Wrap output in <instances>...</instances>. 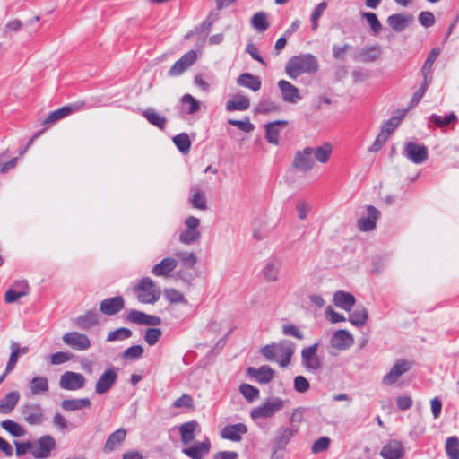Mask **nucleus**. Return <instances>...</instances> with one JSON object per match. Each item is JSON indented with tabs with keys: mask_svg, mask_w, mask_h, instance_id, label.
I'll use <instances>...</instances> for the list:
<instances>
[{
	"mask_svg": "<svg viewBox=\"0 0 459 459\" xmlns=\"http://www.w3.org/2000/svg\"><path fill=\"white\" fill-rule=\"evenodd\" d=\"M333 147L329 143L316 147H305L300 151H297L293 156L291 166L293 169L301 172L311 171L316 161L326 163L332 154Z\"/></svg>",
	"mask_w": 459,
	"mask_h": 459,
	"instance_id": "f257e3e1",
	"label": "nucleus"
},
{
	"mask_svg": "<svg viewBox=\"0 0 459 459\" xmlns=\"http://www.w3.org/2000/svg\"><path fill=\"white\" fill-rule=\"evenodd\" d=\"M134 291L137 293L138 301L143 304H154L161 295L160 288L149 277L142 278L134 287Z\"/></svg>",
	"mask_w": 459,
	"mask_h": 459,
	"instance_id": "f03ea898",
	"label": "nucleus"
},
{
	"mask_svg": "<svg viewBox=\"0 0 459 459\" xmlns=\"http://www.w3.org/2000/svg\"><path fill=\"white\" fill-rule=\"evenodd\" d=\"M318 67L317 60L313 55L296 56L289 59V76L296 77L302 73H315Z\"/></svg>",
	"mask_w": 459,
	"mask_h": 459,
	"instance_id": "7ed1b4c3",
	"label": "nucleus"
},
{
	"mask_svg": "<svg viewBox=\"0 0 459 459\" xmlns=\"http://www.w3.org/2000/svg\"><path fill=\"white\" fill-rule=\"evenodd\" d=\"M284 407V402L278 398L267 400L264 403L253 408L250 411V417L257 421L261 419L273 417L276 412Z\"/></svg>",
	"mask_w": 459,
	"mask_h": 459,
	"instance_id": "20e7f679",
	"label": "nucleus"
},
{
	"mask_svg": "<svg viewBox=\"0 0 459 459\" xmlns=\"http://www.w3.org/2000/svg\"><path fill=\"white\" fill-rule=\"evenodd\" d=\"M56 440L50 435H44L37 441L31 442V455L35 459H47L56 447Z\"/></svg>",
	"mask_w": 459,
	"mask_h": 459,
	"instance_id": "39448f33",
	"label": "nucleus"
},
{
	"mask_svg": "<svg viewBox=\"0 0 459 459\" xmlns=\"http://www.w3.org/2000/svg\"><path fill=\"white\" fill-rule=\"evenodd\" d=\"M85 102L82 100L75 101L74 103L64 106L57 110H55L48 114V116L42 122V125L48 126L51 124L56 123V121L79 111L82 107H84Z\"/></svg>",
	"mask_w": 459,
	"mask_h": 459,
	"instance_id": "423d86ee",
	"label": "nucleus"
},
{
	"mask_svg": "<svg viewBox=\"0 0 459 459\" xmlns=\"http://www.w3.org/2000/svg\"><path fill=\"white\" fill-rule=\"evenodd\" d=\"M403 155L415 164H421L428 159V148L413 142L405 143Z\"/></svg>",
	"mask_w": 459,
	"mask_h": 459,
	"instance_id": "0eeeda50",
	"label": "nucleus"
},
{
	"mask_svg": "<svg viewBox=\"0 0 459 459\" xmlns=\"http://www.w3.org/2000/svg\"><path fill=\"white\" fill-rule=\"evenodd\" d=\"M85 377L81 373L66 371L60 377L59 386L64 390L75 391L83 387Z\"/></svg>",
	"mask_w": 459,
	"mask_h": 459,
	"instance_id": "6e6552de",
	"label": "nucleus"
},
{
	"mask_svg": "<svg viewBox=\"0 0 459 459\" xmlns=\"http://www.w3.org/2000/svg\"><path fill=\"white\" fill-rule=\"evenodd\" d=\"M287 428H281L272 441L271 459H283L286 454Z\"/></svg>",
	"mask_w": 459,
	"mask_h": 459,
	"instance_id": "1a4fd4ad",
	"label": "nucleus"
},
{
	"mask_svg": "<svg viewBox=\"0 0 459 459\" xmlns=\"http://www.w3.org/2000/svg\"><path fill=\"white\" fill-rule=\"evenodd\" d=\"M21 412L23 420L30 425H39L44 420L43 410L39 404H24L21 409Z\"/></svg>",
	"mask_w": 459,
	"mask_h": 459,
	"instance_id": "9d476101",
	"label": "nucleus"
},
{
	"mask_svg": "<svg viewBox=\"0 0 459 459\" xmlns=\"http://www.w3.org/2000/svg\"><path fill=\"white\" fill-rule=\"evenodd\" d=\"M412 363L406 359H398L390 371L384 376L383 383L386 385L394 384L398 378L411 369Z\"/></svg>",
	"mask_w": 459,
	"mask_h": 459,
	"instance_id": "9b49d317",
	"label": "nucleus"
},
{
	"mask_svg": "<svg viewBox=\"0 0 459 459\" xmlns=\"http://www.w3.org/2000/svg\"><path fill=\"white\" fill-rule=\"evenodd\" d=\"M319 346H307L301 351L302 363L309 370L316 371L322 366V359L318 355Z\"/></svg>",
	"mask_w": 459,
	"mask_h": 459,
	"instance_id": "f8f14e48",
	"label": "nucleus"
},
{
	"mask_svg": "<svg viewBox=\"0 0 459 459\" xmlns=\"http://www.w3.org/2000/svg\"><path fill=\"white\" fill-rule=\"evenodd\" d=\"M197 59V54L195 50H190L184 54L169 70V76L174 77L183 74Z\"/></svg>",
	"mask_w": 459,
	"mask_h": 459,
	"instance_id": "ddd939ff",
	"label": "nucleus"
},
{
	"mask_svg": "<svg viewBox=\"0 0 459 459\" xmlns=\"http://www.w3.org/2000/svg\"><path fill=\"white\" fill-rule=\"evenodd\" d=\"M127 430L125 428H119L110 433L103 446V452L105 454H109L119 449L125 442Z\"/></svg>",
	"mask_w": 459,
	"mask_h": 459,
	"instance_id": "4468645a",
	"label": "nucleus"
},
{
	"mask_svg": "<svg viewBox=\"0 0 459 459\" xmlns=\"http://www.w3.org/2000/svg\"><path fill=\"white\" fill-rule=\"evenodd\" d=\"M126 319L131 323L142 325L156 326L161 323V319L158 316L148 315L136 309L130 310L127 314Z\"/></svg>",
	"mask_w": 459,
	"mask_h": 459,
	"instance_id": "2eb2a0df",
	"label": "nucleus"
},
{
	"mask_svg": "<svg viewBox=\"0 0 459 459\" xmlns=\"http://www.w3.org/2000/svg\"><path fill=\"white\" fill-rule=\"evenodd\" d=\"M211 442L206 437L202 442H196L193 446L182 449V453L191 459H204L210 453Z\"/></svg>",
	"mask_w": 459,
	"mask_h": 459,
	"instance_id": "dca6fc26",
	"label": "nucleus"
},
{
	"mask_svg": "<svg viewBox=\"0 0 459 459\" xmlns=\"http://www.w3.org/2000/svg\"><path fill=\"white\" fill-rule=\"evenodd\" d=\"M125 307L122 296H116L103 299L100 304V311L107 316H113L120 312Z\"/></svg>",
	"mask_w": 459,
	"mask_h": 459,
	"instance_id": "f3484780",
	"label": "nucleus"
},
{
	"mask_svg": "<svg viewBox=\"0 0 459 459\" xmlns=\"http://www.w3.org/2000/svg\"><path fill=\"white\" fill-rule=\"evenodd\" d=\"M178 430L182 444L186 446L195 439L196 433L201 432V428L197 421L190 420L181 424Z\"/></svg>",
	"mask_w": 459,
	"mask_h": 459,
	"instance_id": "a211bd4d",
	"label": "nucleus"
},
{
	"mask_svg": "<svg viewBox=\"0 0 459 459\" xmlns=\"http://www.w3.org/2000/svg\"><path fill=\"white\" fill-rule=\"evenodd\" d=\"M117 375L113 368H108L100 375L97 383L95 391L98 394H103L108 392L116 383Z\"/></svg>",
	"mask_w": 459,
	"mask_h": 459,
	"instance_id": "6ab92c4d",
	"label": "nucleus"
},
{
	"mask_svg": "<svg viewBox=\"0 0 459 459\" xmlns=\"http://www.w3.org/2000/svg\"><path fill=\"white\" fill-rule=\"evenodd\" d=\"M404 454L403 445L398 440H390L380 452L384 459H400Z\"/></svg>",
	"mask_w": 459,
	"mask_h": 459,
	"instance_id": "aec40b11",
	"label": "nucleus"
},
{
	"mask_svg": "<svg viewBox=\"0 0 459 459\" xmlns=\"http://www.w3.org/2000/svg\"><path fill=\"white\" fill-rule=\"evenodd\" d=\"M247 432V428L243 423L230 424L225 426L221 429V437L224 439L238 442L242 438V435Z\"/></svg>",
	"mask_w": 459,
	"mask_h": 459,
	"instance_id": "412c9836",
	"label": "nucleus"
},
{
	"mask_svg": "<svg viewBox=\"0 0 459 459\" xmlns=\"http://www.w3.org/2000/svg\"><path fill=\"white\" fill-rule=\"evenodd\" d=\"M100 316L96 310H88L85 314L74 318V325L82 330L90 329L99 324Z\"/></svg>",
	"mask_w": 459,
	"mask_h": 459,
	"instance_id": "4be33fe9",
	"label": "nucleus"
},
{
	"mask_svg": "<svg viewBox=\"0 0 459 459\" xmlns=\"http://www.w3.org/2000/svg\"><path fill=\"white\" fill-rule=\"evenodd\" d=\"M367 212L368 216L366 218H361L358 221V227L361 231H368L375 229L376 221L380 216L379 211L372 205H368L367 207Z\"/></svg>",
	"mask_w": 459,
	"mask_h": 459,
	"instance_id": "5701e85b",
	"label": "nucleus"
},
{
	"mask_svg": "<svg viewBox=\"0 0 459 459\" xmlns=\"http://www.w3.org/2000/svg\"><path fill=\"white\" fill-rule=\"evenodd\" d=\"M333 301L336 307L345 311H351L355 305L356 299L351 293L337 290L333 294Z\"/></svg>",
	"mask_w": 459,
	"mask_h": 459,
	"instance_id": "b1692460",
	"label": "nucleus"
},
{
	"mask_svg": "<svg viewBox=\"0 0 459 459\" xmlns=\"http://www.w3.org/2000/svg\"><path fill=\"white\" fill-rule=\"evenodd\" d=\"M177 265L178 261L175 258L166 257L152 267V273L155 276H167L169 274V273L174 271Z\"/></svg>",
	"mask_w": 459,
	"mask_h": 459,
	"instance_id": "393cba45",
	"label": "nucleus"
},
{
	"mask_svg": "<svg viewBox=\"0 0 459 459\" xmlns=\"http://www.w3.org/2000/svg\"><path fill=\"white\" fill-rule=\"evenodd\" d=\"M247 374L255 377L261 384L269 383L274 376V372L268 366H262L258 368L249 367Z\"/></svg>",
	"mask_w": 459,
	"mask_h": 459,
	"instance_id": "a878e982",
	"label": "nucleus"
},
{
	"mask_svg": "<svg viewBox=\"0 0 459 459\" xmlns=\"http://www.w3.org/2000/svg\"><path fill=\"white\" fill-rule=\"evenodd\" d=\"M282 346H264L261 350L262 354L269 360H275L281 366L287 365V353L279 352Z\"/></svg>",
	"mask_w": 459,
	"mask_h": 459,
	"instance_id": "bb28decb",
	"label": "nucleus"
},
{
	"mask_svg": "<svg viewBox=\"0 0 459 459\" xmlns=\"http://www.w3.org/2000/svg\"><path fill=\"white\" fill-rule=\"evenodd\" d=\"M407 109L396 110L392 117L388 119L382 126L381 133H384L386 137L389 138L391 134L395 130V128L399 126L403 118L407 113Z\"/></svg>",
	"mask_w": 459,
	"mask_h": 459,
	"instance_id": "cd10ccee",
	"label": "nucleus"
},
{
	"mask_svg": "<svg viewBox=\"0 0 459 459\" xmlns=\"http://www.w3.org/2000/svg\"><path fill=\"white\" fill-rule=\"evenodd\" d=\"M412 21V16L405 15L403 13H395L388 16V25L396 32H401L408 26L409 22Z\"/></svg>",
	"mask_w": 459,
	"mask_h": 459,
	"instance_id": "c85d7f7f",
	"label": "nucleus"
},
{
	"mask_svg": "<svg viewBox=\"0 0 459 459\" xmlns=\"http://www.w3.org/2000/svg\"><path fill=\"white\" fill-rule=\"evenodd\" d=\"M140 114L152 126L160 130H164L167 124V118L159 115L153 108H149L140 110Z\"/></svg>",
	"mask_w": 459,
	"mask_h": 459,
	"instance_id": "c756f323",
	"label": "nucleus"
},
{
	"mask_svg": "<svg viewBox=\"0 0 459 459\" xmlns=\"http://www.w3.org/2000/svg\"><path fill=\"white\" fill-rule=\"evenodd\" d=\"M382 54L380 46H371L362 48L357 55L356 58L363 63H371L379 58Z\"/></svg>",
	"mask_w": 459,
	"mask_h": 459,
	"instance_id": "7c9ffc66",
	"label": "nucleus"
},
{
	"mask_svg": "<svg viewBox=\"0 0 459 459\" xmlns=\"http://www.w3.org/2000/svg\"><path fill=\"white\" fill-rule=\"evenodd\" d=\"M237 83L253 91H259L262 85L260 78L249 73L241 74L237 79Z\"/></svg>",
	"mask_w": 459,
	"mask_h": 459,
	"instance_id": "2f4dec72",
	"label": "nucleus"
},
{
	"mask_svg": "<svg viewBox=\"0 0 459 459\" xmlns=\"http://www.w3.org/2000/svg\"><path fill=\"white\" fill-rule=\"evenodd\" d=\"M249 107V99L247 96L241 94L235 95L232 99L226 102V109L228 111H244L247 110Z\"/></svg>",
	"mask_w": 459,
	"mask_h": 459,
	"instance_id": "473e14b6",
	"label": "nucleus"
},
{
	"mask_svg": "<svg viewBox=\"0 0 459 459\" xmlns=\"http://www.w3.org/2000/svg\"><path fill=\"white\" fill-rule=\"evenodd\" d=\"M19 400L20 394L18 391L10 392L0 401V413H10L14 409Z\"/></svg>",
	"mask_w": 459,
	"mask_h": 459,
	"instance_id": "72a5a7b5",
	"label": "nucleus"
},
{
	"mask_svg": "<svg viewBox=\"0 0 459 459\" xmlns=\"http://www.w3.org/2000/svg\"><path fill=\"white\" fill-rule=\"evenodd\" d=\"M32 395H42L48 392V380L45 377H35L29 383Z\"/></svg>",
	"mask_w": 459,
	"mask_h": 459,
	"instance_id": "f704fd0d",
	"label": "nucleus"
},
{
	"mask_svg": "<svg viewBox=\"0 0 459 459\" xmlns=\"http://www.w3.org/2000/svg\"><path fill=\"white\" fill-rule=\"evenodd\" d=\"M90 406L91 401L88 398L65 399L63 400L61 403L62 409L66 411L82 410L83 408H88Z\"/></svg>",
	"mask_w": 459,
	"mask_h": 459,
	"instance_id": "c9c22d12",
	"label": "nucleus"
},
{
	"mask_svg": "<svg viewBox=\"0 0 459 459\" xmlns=\"http://www.w3.org/2000/svg\"><path fill=\"white\" fill-rule=\"evenodd\" d=\"M440 54V49L438 48H434L427 56L422 67H421V74L423 78L429 79L432 81V65Z\"/></svg>",
	"mask_w": 459,
	"mask_h": 459,
	"instance_id": "e433bc0d",
	"label": "nucleus"
},
{
	"mask_svg": "<svg viewBox=\"0 0 459 459\" xmlns=\"http://www.w3.org/2000/svg\"><path fill=\"white\" fill-rule=\"evenodd\" d=\"M279 125H287L285 120H277L274 122L268 123L265 126V138L270 143L278 144L279 141V130L277 126Z\"/></svg>",
	"mask_w": 459,
	"mask_h": 459,
	"instance_id": "4c0bfd02",
	"label": "nucleus"
},
{
	"mask_svg": "<svg viewBox=\"0 0 459 459\" xmlns=\"http://www.w3.org/2000/svg\"><path fill=\"white\" fill-rule=\"evenodd\" d=\"M280 267V262L277 260L268 262L262 271L264 279L267 281H275L278 279Z\"/></svg>",
	"mask_w": 459,
	"mask_h": 459,
	"instance_id": "58836bf2",
	"label": "nucleus"
},
{
	"mask_svg": "<svg viewBox=\"0 0 459 459\" xmlns=\"http://www.w3.org/2000/svg\"><path fill=\"white\" fill-rule=\"evenodd\" d=\"M1 426L4 430H6L9 434H11L13 437H20L26 435L25 429L22 425L12 420H6L2 421Z\"/></svg>",
	"mask_w": 459,
	"mask_h": 459,
	"instance_id": "ea45409f",
	"label": "nucleus"
},
{
	"mask_svg": "<svg viewBox=\"0 0 459 459\" xmlns=\"http://www.w3.org/2000/svg\"><path fill=\"white\" fill-rule=\"evenodd\" d=\"M133 332L126 327H120L109 332L105 339L106 342H122L130 338Z\"/></svg>",
	"mask_w": 459,
	"mask_h": 459,
	"instance_id": "a19ab883",
	"label": "nucleus"
},
{
	"mask_svg": "<svg viewBox=\"0 0 459 459\" xmlns=\"http://www.w3.org/2000/svg\"><path fill=\"white\" fill-rule=\"evenodd\" d=\"M361 17L366 20L374 35H378L381 32L383 27L375 13L363 12Z\"/></svg>",
	"mask_w": 459,
	"mask_h": 459,
	"instance_id": "79ce46f5",
	"label": "nucleus"
},
{
	"mask_svg": "<svg viewBox=\"0 0 459 459\" xmlns=\"http://www.w3.org/2000/svg\"><path fill=\"white\" fill-rule=\"evenodd\" d=\"M63 341L65 344H91V339L86 334L77 332L65 333Z\"/></svg>",
	"mask_w": 459,
	"mask_h": 459,
	"instance_id": "37998d69",
	"label": "nucleus"
},
{
	"mask_svg": "<svg viewBox=\"0 0 459 459\" xmlns=\"http://www.w3.org/2000/svg\"><path fill=\"white\" fill-rule=\"evenodd\" d=\"M173 143L181 153L186 154L189 152L191 148V141L187 134L181 133L175 135L173 137Z\"/></svg>",
	"mask_w": 459,
	"mask_h": 459,
	"instance_id": "c03bdc74",
	"label": "nucleus"
},
{
	"mask_svg": "<svg viewBox=\"0 0 459 459\" xmlns=\"http://www.w3.org/2000/svg\"><path fill=\"white\" fill-rule=\"evenodd\" d=\"M445 448L449 459H459V438L456 436L446 439Z\"/></svg>",
	"mask_w": 459,
	"mask_h": 459,
	"instance_id": "a18cd8bd",
	"label": "nucleus"
},
{
	"mask_svg": "<svg viewBox=\"0 0 459 459\" xmlns=\"http://www.w3.org/2000/svg\"><path fill=\"white\" fill-rule=\"evenodd\" d=\"M251 25L260 32L265 31L269 28L267 15L264 12L255 13L251 19Z\"/></svg>",
	"mask_w": 459,
	"mask_h": 459,
	"instance_id": "49530a36",
	"label": "nucleus"
},
{
	"mask_svg": "<svg viewBox=\"0 0 459 459\" xmlns=\"http://www.w3.org/2000/svg\"><path fill=\"white\" fill-rule=\"evenodd\" d=\"M280 110V107L275 102L270 100H262L255 106L254 112L255 114H268Z\"/></svg>",
	"mask_w": 459,
	"mask_h": 459,
	"instance_id": "de8ad7c7",
	"label": "nucleus"
},
{
	"mask_svg": "<svg viewBox=\"0 0 459 459\" xmlns=\"http://www.w3.org/2000/svg\"><path fill=\"white\" fill-rule=\"evenodd\" d=\"M294 209L297 212L298 218L304 221L311 211V204L307 200L299 198L294 203Z\"/></svg>",
	"mask_w": 459,
	"mask_h": 459,
	"instance_id": "09e8293b",
	"label": "nucleus"
},
{
	"mask_svg": "<svg viewBox=\"0 0 459 459\" xmlns=\"http://www.w3.org/2000/svg\"><path fill=\"white\" fill-rule=\"evenodd\" d=\"M368 319V312L364 307H357L351 315H350V322L357 326L363 325Z\"/></svg>",
	"mask_w": 459,
	"mask_h": 459,
	"instance_id": "8fccbe9b",
	"label": "nucleus"
},
{
	"mask_svg": "<svg viewBox=\"0 0 459 459\" xmlns=\"http://www.w3.org/2000/svg\"><path fill=\"white\" fill-rule=\"evenodd\" d=\"M201 238V232L194 230H184L179 235V241L186 245H191Z\"/></svg>",
	"mask_w": 459,
	"mask_h": 459,
	"instance_id": "3c124183",
	"label": "nucleus"
},
{
	"mask_svg": "<svg viewBox=\"0 0 459 459\" xmlns=\"http://www.w3.org/2000/svg\"><path fill=\"white\" fill-rule=\"evenodd\" d=\"M220 14L218 12L210 13V14L206 17V19L197 27H195V33L201 34L206 30H210L212 24L219 19Z\"/></svg>",
	"mask_w": 459,
	"mask_h": 459,
	"instance_id": "603ef678",
	"label": "nucleus"
},
{
	"mask_svg": "<svg viewBox=\"0 0 459 459\" xmlns=\"http://www.w3.org/2000/svg\"><path fill=\"white\" fill-rule=\"evenodd\" d=\"M332 344H351L353 342L352 335L346 330H338L331 341Z\"/></svg>",
	"mask_w": 459,
	"mask_h": 459,
	"instance_id": "864d4df0",
	"label": "nucleus"
},
{
	"mask_svg": "<svg viewBox=\"0 0 459 459\" xmlns=\"http://www.w3.org/2000/svg\"><path fill=\"white\" fill-rule=\"evenodd\" d=\"M241 394L249 402L256 400L259 396V391L255 386L249 384H242L239 386Z\"/></svg>",
	"mask_w": 459,
	"mask_h": 459,
	"instance_id": "5fc2aeb1",
	"label": "nucleus"
},
{
	"mask_svg": "<svg viewBox=\"0 0 459 459\" xmlns=\"http://www.w3.org/2000/svg\"><path fill=\"white\" fill-rule=\"evenodd\" d=\"M191 204L194 208L205 211L208 209L206 196L201 191L194 193L190 199Z\"/></svg>",
	"mask_w": 459,
	"mask_h": 459,
	"instance_id": "6e6d98bb",
	"label": "nucleus"
},
{
	"mask_svg": "<svg viewBox=\"0 0 459 459\" xmlns=\"http://www.w3.org/2000/svg\"><path fill=\"white\" fill-rule=\"evenodd\" d=\"M163 293L170 303H186L183 293L174 288L165 289Z\"/></svg>",
	"mask_w": 459,
	"mask_h": 459,
	"instance_id": "4d7b16f0",
	"label": "nucleus"
},
{
	"mask_svg": "<svg viewBox=\"0 0 459 459\" xmlns=\"http://www.w3.org/2000/svg\"><path fill=\"white\" fill-rule=\"evenodd\" d=\"M430 82H431V81H429V79L423 78V82H422L420 87L412 95V98L411 100V103H410V106L408 108H412L413 106L417 105L420 102V100H421V98L423 97L425 92L427 91Z\"/></svg>",
	"mask_w": 459,
	"mask_h": 459,
	"instance_id": "13d9d810",
	"label": "nucleus"
},
{
	"mask_svg": "<svg viewBox=\"0 0 459 459\" xmlns=\"http://www.w3.org/2000/svg\"><path fill=\"white\" fill-rule=\"evenodd\" d=\"M7 152L8 151L6 150L5 152H2L0 154V172L2 174H5L7 173L10 169L15 168L16 164H17V160L18 159L16 157L11 159L9 161L7 162H4V160L7 158Z\"/></svg>",
	"mask_w": 459,
	"mask_h": 459,
	"instance_id": "bf43d9fd",
	"label": "nucleus"
},
{
	"mask_svg": "<svg viewBox=\"0 0 459 459\" xmlns=\"http://www.w3.org/2000/svg\"><path fill=\"white\" fill-rule=\"evenodd\" d=\"M182 104H189L187 114H194L200 109V103L191 94H185L181 98Z\"/></svg>",
	"mask_w": 459,
	"mask_h": 459,
	"instance_id": "052dcab7",
	"label": "nucleus"
},
{
	"mask_svg": "<svg viewBox=\"0 0 459 459\" xmlns=\"http://www.w3.org/2000/svg\"><path fill=\"white\" fill-rule=\"evenodd\" d=\"M457 117L454 113H451L445 117H442L441 116L437 115H432L431 116V121L439 127H444L451 123L456 121Z\"/></svg>",
	"mask_w": 459,
	"mask_h": 459,
	"instance_id": "680f3d73",
	"label": "nucleus"
},
{
	"mask_svg": "<svg viewBox=\"0 0 459 459\" xmlns=\"http://www.w3.org/2000/svg\"><path fill=\"white\" fill-rule=\"evenodd\" d=\"M228 123L231 126H237L239 130L250 133L255 129V126L249 121L248 117L246 120L229 119Z\"/></svg>",
	"mask_w": 459,
	"mask_h": 459,
	"instance_id": "e2e57ef3",
	"label": "nucleus"
},
{
	"mask_svg": "<svg viewBox=\"0 0 459 459\" xmlns=\"http://www.w3.org/2000/svg\"><path fill=\"white\" fill-rule=\"evenodd\" d=\"M330 442L331 440L328 437H321L313 443L311 450L314 454L324 452L328 449Z\"/></svg>",
	"mask_w": 459,
	"mask_h": 459,
	"instance_id": "0e129e2a",
	"label": "nucleus"
},
{
	"mask_svg": "<svg viewBox=\"0 0 459 459\" xmlns=\"http://www.w3.org/2000/svg\"><path fill=\"white\" fill-rule=\"evenodd\" d=\"M177 256L183 262L184 265L188 268H193L197 263V257L193 252H180Z\"/></svg>",
	"mask_w": 459,
	"mask_h": 459,
	"instance_id": "69168bd1",
	"label": "nucleus"
},
{
	"mask_svg": "<svg viewBox=\"0 0 459 459\" xmlns=\"http://www.w3.org/2000/svg\"><path fill=\"white\" fill-rule=\"evenodd\" d=\"M161 334L162 332L159 328H148L145 332L144 340L147 344H155L159 341Z\"/></svg>",
	"mask_w": 459,
	"mask_h": 459,
	"instance_id": "338daca9",
	"label": "nucleus"
},
{
	"mask_svg": "<svg viewBox=\"0 0 459 459\" xmlns=\"http://www.w3.org/2000/svg\"><path fill=\"white\" fill-rule=\"evenodd\" d=\"M28 294V291H23L21 290L9 289L4 295V301L6 303H14L20 298L24 297Z\"/></svg>",
	"mask_w": 459,
	"mask_h": 459,
	"instance_id": "774afa93",
	"label": "nucleus"
}]
</instances>
